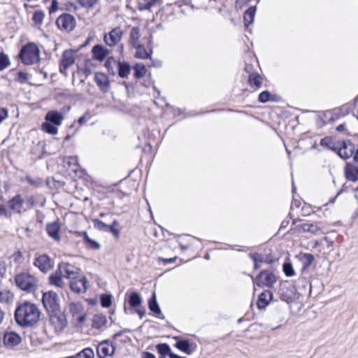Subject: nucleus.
I'll list each match as a JSON object with an SVG mask.
<instances>
[{
    "label": "nucleus",
    "instance_id": "a878e982",
    "mask_svg": "<svg viewBox=\"0 0 358 358\" xmlns=\"http://www.w3.org/2000/svg\"><path fill=\"white\" fill-rule=\"evenodd\" d=\"M94 81L101 92L106 93L110 90V80L106 74L101 72L95 73Z\"/></svg>",
    "mask_w": 358,
    "mask_h": 358
},
{
    "label": "nucleus",
    "instance_id": "0eeeda50",
    "mask_svg": "<svg viewBox=\"0 0 358 358\" xmlns=\"http://www.w3.org/2000/svg\"><path fill=\"white\" fill-rule=\"evenodd\" d=\"M57 29L64 33L72 31L76 27V20L73 15L68 13L61 14L55 22Z\"/></svg>",
    "mask_w": 358,
    "mask_h": 358
},
{
    "label": "nucleus",
    "instance_id": "423d86ee",
    "mask_svg": "<svg viewBox=\"0 0 358 358\" xmlns=\"http://www.w3.org/2000/svg\"><path fill=\"white\" fill-rule=\"evenodd\" d=\"M92 222L94 227L101 231L110 233L115 240H118L120 237L121 226L117 220H114L110 224H107L99 219H93Z\"/></svg>",
    "mask_w": 358,
    "mask_h": 358
},
{
    "label": "nucleus",
    "instance_id": "20e7f679",
    "mask_svg": "<svg viewBox=\"0 0 358 358\" xmlns=\"http://www.w3.org/2000/svg\"><path fill=\"white\" fill-rule=\"evenodd\" d=\"M253 280L254 286L259 287L271 288L277 281V278L274 273L271 270H262L255 277L251 276Z\"/></svg>",
    "mask_w": 358,
    "mask_h": 358
},
{
    "label": "nucleus",
    "instance_id": "4468645a",
    "mask_svg": "<svg viewBox=\"0 0 358 358\" xmlns=\"http://www.w3.org/2000/svg\"><path fill=\"white\" fill-rule=\"evenodd\" d=\"M355 148V145L349 140L338 141L336 150L335 152H336L342 159H348L353 155Z\"/></svg>",
    "mask_w": 358,
    "mask_h": 358
},
{
    "label": "nucleus",
    "instance_id": "69168bd1",
    "mask_svg": "<svg viewBox=\"0 0 358 358\" xmlns=\"http://www.w3.org/2000/svg\"><path fill=\"white\" fill-rule=\"evenodd\" d=\"M355 109L354 103H348L346 104L343 105L340 108V112H353Z\"/></svg>",
    "mask_w": 358,
    "mask_h": 358
},
{
    "label": "nucleus",
    "instance_id": "774afa93",
    "mask_svg": "<svg viewBox=\"0 0 358 358\" xmlns=\"http://www.w3.org/2000/svg\"><path fill=\"white\" fill-rule=\"evenodd\" d=\"M15 282L19 289H22V273H19L15 275Z\"/></svg>",
    "mask_w": 358,
    "mask_h": 358
},
{
    "label": "nucleus",
    "instance_id": "ea45409f",
    "mask_svg": "<svg viewBox=\"0 0 358 358\" xmlns=\"http://www.w3.org/2000/svg\"><path fill=\"white\" fill-rule=\"evenodd\" d=\"M69 165L73 164V167L71 169V171L74 172L76 176L78 178H82L85 175V171L83 170L78 163V159L75 157H69Z\"/></svg>",
    "mask_w": 358,
    "mask_h": 358
},
{
    "label": "nucleus",
    "instance_id": "de8ad7c7",
    "mask_svg": "<svg viewBox=\"0 0 358 358\" xmlns=\"http://www.w3.org/2000/svg\"><path fill=\"white\" fill-rule=\"evenodd\" d=\"M118 75L121 78H127L131 71V67L129 63L123 62H117Z\"/></svg>",
    "mask_w": 358,
    "mask_h": 358
},
{
    "label": "nucleus",
    "instance_id": "5fc2aeb1",
    "mask_svg": "<svg viewBox=\"0 0 358 358\" xmlns=\"http://www.w3.org/2000/svg\"><path fill=\"white\" fill-rule=\"evenodd\" d=\"M76 358H94V353L92 348H85L80 352L76 354Z\"/></svg>",
    "mask_w": 358,
    "mask_h": 358
},
{
    "label": "nucleus",
    "instance_id": "e2e57ef3",
    "mask_svg": "<svg viewBox=\"0 0 358 358\" xmlns=\"http://www.w3.org/2000/svg\"><path fill=\"white\" fill-rule=\"evenodd\" d=\"M256 60L253 58L250 59V61L249 62L245 63V66L244 68V71L245 73H248V76L249 74L255 73L257 71L255 70V66L253 62H255Z\"/></svg>",
    "mask_w": 358,
    "mask_h": 358
},
{
    "label": "nucleus",
    "instance_id": "72a5a7b5",
    "mask_svg": "<svg viewBox=\"0 0 358 358\" xmlns=\"http://www.w3.org/2000/svg\"><path fill=\"white\" fill-rule=\"evenodd\" d=\"M95 65L92 59H85L78 66V70L86 76H89L92 74L93 69H94Z\"/></svg>",
    "mask_w": 358,
    "mask_h": 358
},
{
    "label": "nucleus",
    "instance_id": "4c0bfd02",
    "mask_svg": "<svg viewBox=\"0 0 358 358\" xmlns=\"http://www.w3.org/2000/svg\"><path fill=\"white\" fill-rule=\"evenodd\" d=\"M92 115L91 113H84V115L80 117L77 121H75L70 127H76L77 129L80 128L83 125H92L94 124V121H90Z\"/></svg>",
    "mask_w": 358,
    "mask_h": 358
},
{
    "label": "nucleus",
    "instance_id": "3c124183",
    "mask_svg": "<svg viewBox=\"0 0 358 358\" xmlns=\"http://www.w3.org/2000/svg\"><path fill=\"white\" fill-rule=\"evenodd\" d=\"M141 296L137 292H132L129 296L128 303L132 308H136L141 304Z\"/></svg>",
    "mask_w": 358,
    "mask_h": 358
},
{
    "label": "nucleus",
    "instance_id": "c03bdc74",
    "mask_svg": "<svg viewBox=\"0 0 358 358\" xmlns=\"http://www.w3.org/2000/svg\"><path fill=\"white\" fill-rule=\"evenodd\" d=\"M159 1V0H137V8L139 10H150Z\"/></svg>",
    "mask_w": 358,
    "mask_h": 358
},
{
    "label": "nucleus",
    "instance_id": "473e14b6",
    "mask_svg": "<svg viewBox=\"0 0 358 358\" xmlns=\"http://www.w3.org/2000/svg\"><path fill=\"white\" fill-rule=\"evenodd\" d=\"M107 318L103 314H96L92 320V327L97 330H102L106 327Z\"/></svg>",
    "mask_w": 358,
    "mask_h": 358
},
{
    "label": "nucleus",
    "instance_id": "052dcab7",
    "mask_svg": "<svg viewBox=\"0 0 358 358\" xmlns=\"http://www.w3.org/2000/svg\"><path fill=\"white\" fill-rule=\"evenodd\" d=\"M117 62L113 57H110L106 59L104 66L109 72L113 73V66L117 64Z\"/></svg>",
    "mask_w": 358,
    "mask_h": 358
},
{
    "label": "nucleus",
    "instance_id": "412c9836",
    "mask_svg": "<svg viewBox=\"0 0 358 358\" xmlns=\"http://www.w3.org/2000/svg\"><path fill=\"white\" fill-rule=\"evenodd\" d=\"M345 113H341L343 116ZM341 113H320L316 119V124L317 127H322L327 124H331L338 120Z\"/></svg>",
    "mask_w": 358,
    "mask_h": 358
},
{
    "label": "nucleus",
    "instance_id": "9b49d317",
    "mask_svg": "<svg viewBox=\"0 0 358 358\" xmlns=\"http://www.w3.org/2000/svg\"><path fill=\"white\" fill-rule=\"evenodd\" d=\"M124 36V30L120 26L115 27L108 32L105 33L103 37L105 44L110 48L116 46L120 43Z\"/></svg>",
    "mask_w": 358,
    "mask_h": 358
},
{
    "label": "nucleus",
    "instance_id": "49530a36",
    "mask_svg": "<svg viewBox=\"0 0 358 358\" xmlns=\"http://www.w3.org/2000/svg\"><path fill=\"white\" fill-rule=\"evenodd\" d=\"M148 308L157 317L162 314L161 309L157 303L156 294L153 293L152 297L148 300Z\"/></svg>",
    "mask_w": 358,
    "mask_h": 358
},
{
    "label": "nucleus",
    "instance_id": "39448f33",
    "mask_svg": "<svg viewBox=\"0 0 358 358\" xmlns=\"http://www.w3.org/2000/svg\"><path fill=\"white\" fill-rule=\"evenodd\" d=\"M40 50L34 42H29L24 45V65H32L39 62Z\"/></svg>",
    "mask_w": 358,
    "mask_h": 358
},
{
    "label": "nucleus",
    "instance_id": "a211bd4d",
    "mask_svg": "<svg viewBox=\"0 0 358 358\" xmlns=\"http://www.w3.org/2000/svg\"><path fill=\"white\" fill-rule=\"evenodd\" d=\"M45 230L48 235L54 241L59 242L61 240L60 230L61 224L59 220L57 218L55 222L46 224Z\"/></svg>",
    "mask_w": 358,
    "mask_h": 358
},
{
    "label": "nucleus",
    "instance_id": "5701e85b",
    "mask_svg": "<svg viewBox=\"0 0 358 358\" xmlns=\"http://www.w3.org/2000/svg\"><path fill=\"white\" fill-rule=\"evenodd\" d=\"M34 265L43 273L49 271L53 267V263L47 255H42L36 258Z\"/></svg>",
    "mask_w": 358,
    "mask_h": 358
},
{
    "label": "nucleus",
    "instance_id": "37998d69",
    "mask_svg": "<svg viewBox=\"0 0 358 358\" xmlns=\"http://www.w3.org/2000/svg\"><path fill=\"white\" fill-rule=\"evenodd\" d=\"M45 17V13L41 10H35L31 17L33 24L37 28H40L43 24Z\"/></svg>",
    "mask_w": 358,
    "mask_h": 358
},
{
    "label": "nucleus",
    "instance_id": "6e6d98bb",
    "mask_svg": "<svg viewBox=\"0 0 358 358\" xmlns=\"http://www.w3.org/2000/svg\"><path fill=\"white\" fill-rule=\"evenodd\" d=\"M22 303H18L15 311V320L17 324L22 327Z\"/></svg>",
    "mask_w": 358,
    "mask_h": 358
},
{
    "label": "nucleus",
    "instance_id": "9d476101",
    "mask_svg": "<svg viewBox=\"0 0 358 358\" xmlns=\"http://www.w3.org/2000/svg\"><path fill=\"white\" fill-rule=\"evenodd\" d=\"M76 57V51L72 49L65 50L62 52V58L59 61V72L64 76H67V71L74 64Z\"/></svg>",
    "mask_w": 358,
    "mask_h": 358
},
{
    "label": "nucleus",
    "instance_id": "7c9ffc66",
    "mask_svg": "<svg viewBox=\"0 0 358 358\" xmlns=\"http://www.w3.org/2000/svg\"><path fill=\"white\" fill-rule=\"evenodd\" d=\"M131 48L136 50L134 57L137 59H145L150 58L152 54V50H147L142 43H139L137 45L131 46Z\"/></svg>",
    "mask_w": 358,
    "mask_h": 358
},
{
    "label": "nucleus",
    "instance_id": "a18cd8bd",
    "mask_svg": "<svg viewBox=\"0 0 358 358\" xmlns=\"http://www.w3.org/2000/svg\"><path fill=\"white\" fill-rule=\"evenodd\" d=\"M338 141H335L332 137L326 136L321 139L320 145L326 148L332 150L334 151L336 150V148L338 145Z\"/></svg>",
    "mask_w": 358,
    "mask_h": 358
},
{
    "label": "nucleus",
    "instance_id": "2f4dec72",
    "mask_svg": "<svg viewBox=\"0 0 358 358\" xmlns=\"http://www.w3.org/2000/svg\"><path fill=\"white\" fill-rule=\"evenodd\" d=\"M273 298V294L269 290L262 292L258 298L257 306L259 309H263L267 306Z\"/></svg>",
    "mask_w": 358,
    "mask_h": 358
},
{
    "label": "nucleus",
    "instance_id": "338daca9",
    "mask_svg": "<svg viewBox=\"0 0 358 358\" xmlns=\"http://www.w3.org/2000/svg\"><path fill=\"white\" fill-rule=\"evenodd\" d=\"M50 1H51V5L48 8V13L50 15L55 13L59 9V3L57 2V0H50Z\"/></svg>",
    "mask_w": 358,
    "mask_h": 358
},
{
    "label": "nucleus",
    "instance_id": "6ab92c4d",
    "mask_svg": "<svg viewBox=\"0 0 358 358\" xmlns=\"http://www.w3.org/2000/svg\"><path fill=\"white\" fill-rule=\"evenodd\" d=\"M344 176L348 181L356 182L358 181V166L353 162H346L343 168Z\"/></svg>",
    "mask_w": 358,
    "mask_h": 358
},
{
    "label": "nucleus",
    "instance_id": "58836bf2",
    "mask_svg": "<svg viewBox=\"0 0 358 358\" xmlns=\"http://www.w3.org/2000/svg\"><path fill=\"white\" fill-rule=\"evenodd\" d=\"M299 230L303 232H310L315 234L321 231L322 228L318 223H303L299 226Z\"/></svg>",
    "mask_w": 358,
    "mask_h": 358
},
{
    "label": "nucleus",
    "instance_id": "f704fd0d",
    "mask_svg": "<svg viewBox=\"0 0 358 358\" xmlns=\"http://www.w3.org/2000/svg\"><path fill=\"white\" fill-rule=\"evenodd\" d=\"M9 210L13 213H20L22 208V199L20 194L13 197L8 203Z\"/></svg>",
    "mask_w": 358,
    "mask_h": 358
},
{
    "label": "nucleus",
    "instance_id": "c756f323",
    "mask_svg": "<svg viewBox=\"0 0 358 358\" xmlns=\"http://www.w3.org/2000/svg\"><path fill=\"white\" fill-rule=\"evenodd\" d=\"M128 27L130 28L128 36V44L131 47L141 43V29L138 26L131 27L129 25Z\"/></svg>",
    "mask_w": 358,
    "mask_h": 358
},
{
    "label": "nucleus",
    "instance_id": "a19ab883",
    "mask_svg": "<svg viewBox=\"0 0 358 358\" xmlns=\"http://www.w3.org/2000/svg\"><path fill=\"white\" fill-rule=\"evenodd\" d=\"M14 295L8 289L0 288V303L9 304L13 301Z\"/></svg>",
    "mask_w": 358,
    "mask_h": 358
},
{
    "label": "nucleus",
    "instance_id": "8fccbe9b",
    "mask_svg": "<svg viewBox=\"0 0 358 358\" xmlns=\"http://www.w3.org/2000/svg\"><path fill=\"white\" fill-rule=\"evenodd\" d=\"M134 77L137 79L143 78L147 73V69L145 66L142 63L136 64L134 67Z\"/></svg>",
    "mask_w": 358,
    "mask_h": 358
},
{
    "label": "nucleus",
    "instance_id": "0e129e2a",
    "mask_svg": "<svg viewBox=\"0 0 358 358\" xmlns=\"http://www.w3.org/2000/svg\"><path fill=\"white\" fill-rule=\"evenodd\" d=\"M283 271L285 274L288 277L293 276L294 275V271L291 263L284 264Z\"/></svg>",
    "mask_w": 358,
    "mask_h": 358
},
{
    "label": "nucleus",
    "instance_id": "dca6fc26",
    "mask_svg": "<svg viewBox=\"0 0 358 358\" xmlns=\"http://www.w3.org/2000/svg\"><path fill=\"white\" fill-rule=\"evenodd\" d=\"M57 268L64 278L69 279L70 280L75 278L76 276L80 273V268L68 262L60 263Z\"/></svg>",
    "mask_w": 358,
    "mask_h": 358
},
{
    "label": "nucleus",
    "instance_id": "09e8293b",
    "mask_svg": "<svg viewBox=\"0 0 358 358\" xmlns=\"http://www.w3.org/2000/svg\"><path fill=\"white\" fill-rule=\"evenodd\" d=\"M249 257L254 262V269L257 270L260 268L262 264L264 262L263 255L258 252H253L250 253Z\"/></svg>",
    "mask_w": 358,
    "mask_h": 358
},
{
    "label": "nucleus",
    "instance_id": "ddd939ff",
    "mask_svg": "<svg viewBox=\"0 0 358 358\" xmlns=\"http://www.w3.org/2000/svg\"><path fill=\"white\" fill-rule=\"evenodd\" d=\"M69 311L71 314L72 319L76 322L78 326H82L86 319V313H85L83 306L81 303H71L69 304Z\"/></svg>",
    "mask_w": 358,
    "mask_h": 358
},
{
    "label": "nucleus",
    "instance_id": "c9c22d12",
    "mask_svg": "<svg viewBox=\"0 0 358 358\" xmlns=\"http://www.w3.org/2000/svg\"><path fill=\"white\" fill-rule=\"evenodd\" d=\"M62 278L64 277L57 268L54 273L50 275L48 278L49 283L57 287L62 288L64 285Z\"/></svg>",
    "mask_w": 358,
    "mask_h": 358
},
{
    "label": "nucleus",
    "instance_id": "f8f14e48",
    "mask_svg": "<svg viewBox=\"0 0 358 358\" xmlns=\"http://www.w3.org/2000/svg\"><path fill=\"white\" fill-rule=\"evenodd\" d=\"M42 303L48 313L59 310V298L56 292L48 291L43 294Z\"/></svg>",
    "mask_w": 358,
    "mask_h": 358
},
{
    "label": "nucleus",
    "instance_id": "13d9d810",
    "mask_svg": "<svg viewBox=\"0 0 358 358\" xmlns=\"http://www.w3.org/2000/svg\"><path fill=\"white\" fill-rule=\"evenodd\" d=\"M112 304V296L110 294H103L101 296V305L104 308H109Z\"/></svg>",
    "mask_w": 358,
    "mask_h": 358
},
{
    "label": "nucleus",
    "instance_id": "f03ea898",
    "mask_svg": "<svg viewBox=\"0 0 358 358\" xmlns=\"http://www.w3.org/2000/svg\"><path fill=\"white\" fill-rule=\"evenodd\" d=\"M192 8V0H178L166 3L159 11L160 19L163 22H176Z\"/></svg>",
    "mask_w": 358,
    "mask_h": 358
},
{
    "label": "nucleus",
    "instance_id": "680f3d73",
    "mask_svg": "<svg viewBox=\"0 0 358 358\" xmlns=\"http://www.w3.org/2000/svg\"><path fill=\"white\" fill-rule=\"evenodd\" d=\"M99 0H78V3L84 8H93L97 3Z\"/></svg>",
    "mask_w": 358,
    "mask_h": 358
},
{
    "label": "nucleus",
    "instance_id": "1a4fd4ad",
    "mask_svg": "<svg viewBox=\"0 0 358 358\" xmlns=\"http://www.w3.org/2000/svg\"><path fill=\"white\" fill-rule=\"evenodd\" d=\"M40 315L41 313L36 305L24 302V327L37 323Z\"/></svg>",
    "mask_w": 358,
    "mask_h": 358
},
{
    "label": "nucleus",
    "instance_id": "bb28decb",
    "mask_svg": "<svg viewBox=\"0 0 358 358\" xmlns=\"http://www.w3.org/2000/svg\"><path fill=\"white\" fill-rule=\"evenodd\" d=\"M38 287L37 279L29 274L24 273V292L34 293Z\"/></svg>",
    "mask_w": 358,
    "mask_h": 358
},
{
    "label": "nucleus",
    "instance_id": "aec40b11",
    "mask_svg": "<svg viewBox=\"0 0 358 358\" xmlns=\"http://www.w3.org/2000/svg\"><path fill=\"white\" fill-rule=\"evenodd\" d=\"M92 58L100 62L106 60L110 54V50L103 45L96 44L92 48Z\"/></svg>",
    "mask_w": 358,
    "mask_h": 358
},
{
    "label": "nucleus",
    "instance_id": "f257e3e1",
    "mask_svg": "<svg viewBox=\"0 0 358 358\" xmlns=\"http://www.w3.org/2000/svg\"><path fill=\"white\" fill-rule=\"evenodd\" d=\"M178 247H180L182 252H189L191 259L195 257L202 249V243L194 236L183 235L178 236L175 241L165 244L162 250L167 252L169 250L173 252Z\"/></svg>",
    "mask_w": 358,
    "mask_h": 358
},
{
    "label": "nucleus",
    "instance_id": "f3484780",
    "mask_svg": "<svg viewBox=\"0 0 358 358\" xmlns=\"http://www.w3.org/2000/svg\"><path fill=\"white\" fill-rule=\"evenodd\" d=\"M141 148L142 154L140 157L141 162H145L147 164H151L157 153L150 141L145 142Z\"/></svg>",
    "mask_w": 358,
    "mask_h": 358
},
{
    "label": "nucleus",
    "instance_id": "bf43d9fd",
    "mask_svg": "<svg viewBox=\"0 0 358 358\" xmlns=\"http://www.w3.org/2000/svg\"><path fill=\"white\" fill-rule=\"evenodd\" d=\"M177 259L178 257L176 255L170 257H159L157 258V262L159 263H162L164 265H166L167 264L175 262Z\"/></svg>",
    "mask_w": 358,
    "mask_h": 358
},
{
    "label": "nucleus",
    "instance_id": "cd10ccee",
    "mask_svg": "<svg viewBox=\"0 0 358 358\" xmlns=\"http://www.w3.org/2000/svg\"><path fill=\"white\" fill-rule=\"evenodd\" d=\"M263 83L264 78L258 72L248 76V84L254 91L259 90Z\"/></svg>",
    "mask_w": 358,
    "mask_h": 358
},
{
    "label": "nucleus",
    "instance_id": "4be33fe9",
    "mask_svg": "<svg viewBox=\"0 0 358 358\" xmlns=\"http://www.w3.org/2000/svg\"><path fill=\"white\" fill-rule=\"evenodd\" d=\"M76 237H81L83 239L85 247L89 250H97L101 248V245L96 241L90 238L87 231H75L72 232Z\"/></svg>",
    "mask_w": 358,
    "mask_h": 358
},
{
    "label": "nucleus",
    "instance_id": "b1692460",
    "mask_svg": "<svg viewBox=\"0 0 358 358\" xmlns=\"http://www.w3.org/2000/svg\"><path fill=\"white\" fill-rule=\"evenodd\" d=\"M114 352L115 347L107 341L101 342L96 348V353L99 358H106L113 355Z\"/></svg>",
    "mask_w": 358,
    "mask_h": 358
},
{
    "label": "nucleus",
    "instance_id": "e433bc0d",
    "mask_svg": "<svg viewBox=\"0 0 358 358\" xmlns=\"http://www.w3.org/2000/svg\"><path fill=\"white\" fill-rule=\"evenodd\" d=\"M280 96L271 94L268 91H263L258 96V101L261 103H266L268 101H279Z\"/></svg>",
    "mask_w": 358,
    "mask_h": 358
},
{
    "label": "nucleus",
    "instance_id": "393cba45",
    "mask_svg": "<svg viewBox=\"0 0 358 358\" xmlns=\"http://www.w3.org/2000/svg\"><path fill=\"white\" fill-rule=\"evenodd\" d=\"M177 342L175 343L174 346L179 350L187 354L191 355L196 349V345L193 343L189 342V340L187 339H180L179 337H175Z\"/></svg>",
    "mask_w": 358,
    "mask_h": 358
},
{
    "label": "nucleus",
    "instance_id": "864d4df0",
    "mask_svg": "<svg viewBox=\"0 0 358 358\" xmlns=\"http://www.w3.org/2000/svg\"><path fill=\"white\" fill-rule=\"evenodd\" d=\"M315 260L314 256L310 253H303L301 255V261L303 262V269L308 268L313 263Z\"/></svg>",
    "mask_w": 358,
    "mask_h": 358
},
{
    "label": "nucleus",
    "instance_id": "79ce46f5",
    "mask_svg": "<svg viewBox=\"0 0 358 358\" xmlns=\"http://www.w3.org/2000/svg\"><path fill=\"white\" fill-rule=\"evenodd\" d=\"M256 13V7L250 6L244 13L243 20L244 24L246 27H248L254 20L255 15Z\"/></svg>",
    "mask_w": 358,
    "mask_h": 358
},
{
    "label": "nucleus",
    "instance_id": "603ef678",
    "mask_svg": "<svg viewBox=\"0 0 358 358\" xmlns=\"http://www.w3.org/2000/svg\"><path fill=\"white\" fill-rule=\"evenodd\" d=\"M156 349L158 353L163 357H170V354L172 353L171 348L167 343L157 344L156 345Z\"/></svg>",
    "mask_w": 358,
    "mask_h": 358
},
{
    "label": "nucleus",
    "instance_id": "6e6552de",
    "mask_svg": "<svg viewBox=\"0 0 358 358\" xmlns=\"http://www.w3.org/2000/svg\"><path fill=\"white\" fill-rule=\"evenodd\" d=\"M66 325V315L60 310L49 313V326L55 333L62 331Z\"/></svg>",
    "mask_w": 358,
    "mask_h": 358
},
{
    "label": "nucleus",
    "instance_id": "7ed1b4c3",
    "mask_svg": "<svg viewBox=\"0 0 358 358\" xmlns=\"http://www.w3.org/2000/svg\"><path fill=\"white\" fill-rule=\"evenodd\" d=\"M63 120V113H46L41 129L46 134L56 135L58 132V127L62 124Z\"/></svg>",
    "mask_w": 358,
    "mask_h": 358
},
{
    "label": "nucleus",
    "instance_id": "4d7b16f0",
    "mask_svg": "<svg viewBox=\"0 0 358 358\" xmlns=\"http://www.w3.org/2000/svg\"><path fill=\"white\" fill-rule=\"evenodd\" d=\"M10 59L4 52H0V71L4 70L10 65Z\"/></svg>",
    "mask_w": 358,
    "mask_h": 358
},
{
    "label": "nucleus",
    "instance_id": "c85d7f7f",
    "mask_svg": "<svg viewBox=\"0 0 358 358\" xmlns=\"http://www.w3.org/2000/svg\"><path fill=\"white\" fill-rule=\"evenodd\" d=\"M22 341L20 336L14 331L6 332L3 335V343L6 347L13 348Z\"/></svg>",
    "mask_w": 358,
    "mask_h": 358
},
{
    "label": "nucleus",
    "instance_id": "2eb2a0df",
    "mask_svg": "<svg viewBox=\"0 0 358 358\" xmlns=\"http://www.w3.org/2000/svg\"><path fill=\"white\" fill-rule=\"evenodd\" d=\"M87 278L80 273L70 280V288L75 293H85L87 289Z\"/></svg>",
    "mask_w": 358,
    "mask_h": 358
}]
</instances>
